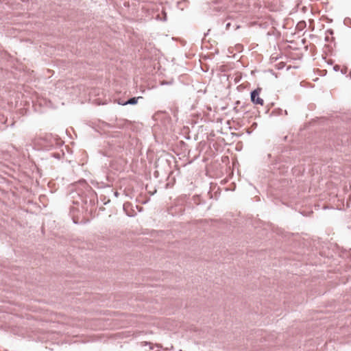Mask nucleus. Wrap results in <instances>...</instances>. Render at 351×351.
I'll return each mask as SVG.
<instances>
[{
    "mask_svg": "<svg viewBox=\"0 0 351 351\" xmlns=\"http://www.w3.org/2000/svg\"><path fill=\"white\" fill-rule=\"evenodd\" d=\"M140 99H143L142 97H132L129 99L128 100L124 101L123 103H119V105L125 106V105H134L136 104L138 102V100Z\"/></svg>",
    "mask_w": 351,
    "mask_h": 351,
    "instance_id": "obj_2",
    "label": "nucleus"
},
{
    "mask_svg": "<svg viewBox=\"0 0 351 351\" xmlns=\"http://www.w3.org/2000/svg\"><path fill=\"white\" fill-rule=\"evenodd\" d=\"M230 27V23H228L226 24V29H229Z\"/></svg>",
    "mask_w": 351,
    "mask_h": 351,
    "instance_id": "obj_5",
    "label": "nucleus"
},
{
    "mask_svg": "<svg viewBox=\"0 0 351 351\" xmlns=\"http://www.w3.org/2000/svg\"><path fill=\"white\" fill-rule=\"evenodd\" d=\"M124 101H121L120 99L118 101V104H119V103H123Z\"/></svg>",
    "mask_w": 351,
    "mask_h": 351,
    "instance_id": "obj_6",
    "label": "nucleus"
},
{
    "mask_svg": "<svg viewBox=\"0 0 351 351\" xmlns=\"http://www.w3.org/2000/svg\"><path fill=\"white\" fill-rule=\"evenodd\" d=\"M114 195L117 197V196H118V193H117V192H115V193H114Z\"/></svg>",
    "mask_w": 351,
    "mask_h": 351,
    "instance_id": "obj_7",
    "label": "nucleus"
},
{
    "mask_svg": "<svg viewBox=\"0 0 351 351\" xmlns=\"http://www.w3.org/2000/svg\"><path fill=\"white\" fill-rule=\"evenodd\" d=\"M260 89H256L251 92V101L253 104L263 105V99L259 97Z\"/></svg>",
    "mask_w": 351,
    "mask_h": 351,
    "instance_id": "obj_1",
    "label": "nucleus"
},
{
    "mask_svg": "<svg viewBox=\"0 0 351 351\" xmlns=\"http://www.w3.org/2000/svg\"><path fill=\"white\" fill-rule=\"evenodd\" d=\"M333 69L335 71H338L340 70V66L337 64L335 65L334 67H333Z\"/></svg>",
    "mask_w": 351,
    "mask_h": 351,
    "instance_id": "obj_3",
    "label": "nucleus"
},
{
    "mask_svg": "<svg viewBox=\"0 0 351 351\" xmlns=\"http://www.w3.org/2000/svg\"><path fill=\"white\" fill-rule=\"evenodd\" d=\"M346 71H347V68L345 67L342 69H341V72L343 73V74H346Z\"/></svg>",
    "mask_w": 351,
    "mask_h": 351,
    "instance_id": "obj_4",
    "label": "nucleus"
}]
</instances>
